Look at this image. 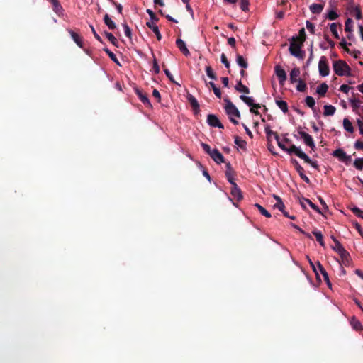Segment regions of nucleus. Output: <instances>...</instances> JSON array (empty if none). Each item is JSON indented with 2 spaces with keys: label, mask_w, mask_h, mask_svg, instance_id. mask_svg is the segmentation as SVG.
Wrapping results in <instances>:
<instances>
[{
  "label": "nucleus",
  "mask_w": 363,
  "mask_h": 363,
  "mask_svg": "<svg viewBox=\"0 0 363 363\" xmlns=\"http://www.w3.org/2000/svg\"><path fill=\"white\" fill-rule=\"evenodd\" d=\"M225 102V112L228 116L230 121L235 125L238 124V121L233 117L240 118L241 115L236 106L230 101L228 98L224 99Z\"/></svg>",
  "instance_id": "nucleus-1"
},
{
  "label": "nucleus",
  "mask_w": 363,
  "mask_h": 363,
  "mask_svg": "<svg viewBox=\"0 0 363 363\" xmlns=\"http://www.w3.org/2000/svg\"><path fill=\"white\" fill-rule=\"evenodd\" d=\"M333 67L335 73L338 76H351V69L344 60L335 61Z\"/></svg>",
  "instance_id": "nucleus-2"
},
{
  "label": "nucleus",
  "mask_w": 363,
  "mask_h": 363,
  "mask_svg": "<svg viewBox=\"0 0 363 363\" xmlns=\"http://www.w3.org/2000/svg\"><path fill=\"white\" fill-rule=\"evenodd\" d=\"M303 43L301 42H296L295 40H291L289 46V52L291 55L303 60L305 57V51L301 50Z\"/></svg>",
  "instance_id": "nucleus-3"
},
{
  "label": "nucleus",
  "mask_w": 363,
  "mask_h": 363,
  "mask_svg": "<svg viewBox=\"0 0 363 363\" xmlns=\"http://www.w3.org/2000/svg\"><path fill=\"white\" fill-rule=\"evenodd\" d=\"M275 140L277 143L278 146L284 151L286 152L289 155H296V152L298 150H301V147H296L295 145L292 144L289 147H287L279 138V135H275Z\"/></svg>",
  "instance_id": "nucleus-4"
},
{
  "label": "nucleus",
  "mask_w": 363,
  "mask_h": 363,
  "mask_svg": "<svg viewBox=\"0 0 363 363\" xmlns=\"http://www.w3.org/2000/svg\"><path fill=\"white\" fill-rule=\"evenodd\" d=\"M318 69L320 75L322 77H326L330 73V69L328 65V59L325 56H322L318 63Z\"/></svg>",
  "instance_id": "nucleus-5"
},
{
  "label": "nucleus",
  "mask_w": 363,
  "mask_h": 363,
  "mask_svg": "<svg viewBox=\"0 0 363 363\" xmlns=\"http://www.w3.org/2000/svg\"><path fill=\"white\" fill-rule=\"evenodd\" d=\"M333 156L337 158L340 161L348 164L352 161L350 155H347L346 152L341 148H338L333 151Z\"/></svg>",
  "instance_id": "nucleus-6"
},
{
  "label": "nucleus",
  "mask_w": 363,
  "mask_h": 363,
  "mask_svg": "<svg viewBox=\"0 0 363 363\" xmlns=\"http://www.w3.org/2000/svg\"><path fill=\"white\" fill-rule=\"evenodd\" d=\"M298 134L300 135L301 138L303 140L304 143L306 145H308L311 149V150H315V145L311 135H310L308 133L303 130H299Z\"/></svg>",
  "instance_id": "nucleus-7"
},
{
  "label": "nucleus",
  "mask_w": 363,
  "mask_h": 363,
  "mask_svg": "<svg viewBox=\"0 0 363 363\" xmlns=\"http://www.w3.org/2000/svg\"><path fill=\"white\" fill-rule=\"evenodd\" d=\"M207 123L211 127L218 128L220 129L224 128V125L220 123L218 118L214 114L208 115Z\"/></svg>",
  "instance_id": "nucleus-8"
},
{
  "label": "nucleus",
  "mask_w": 363,
  "mask_h": 363,
  "mask_svg": "<svg viewBox=\"0 0 363 363\" xmlns=\"http://www.w3.org/2000/svg\"><path fill=\"white\" fill-rule=\"evenodd\" d=\"M296 156L298 157L299 158L303 160L305 162L309 164L311 167H313L315 169H318L319 166H318L317 162L311 160L310 159V157L306 153H304L301 150L297 151Z\"/></svg>",
  "instance_id": "nucleus-9"
},
{
  "label": "nucleus",
  "mask_w": 363,
  "mask_h": 363,
  "mask_svg": "<svg viewBox=\"0 0 363 363\" xmlns=\"http://www.w3.org/2000/svg\"><path fill=\"white\" fill-rule=\"evenodd\" d=\"M275 74L279 79V84L284 85L285 81L287 79V75L284 69L279 65H276L274 67Z\"/></svg>",
  "instance_id": "nucleus-10"
},
{
  "label": "nucleus",
  "mask_w": 363,
  "mask_h": 363,
  "mask_svg": "<svg viewBox=\"0 0 363 363\" xmlns=\"http://www.w3.org/2000/svg\"><path fill=\"white\" fill-rule=\"evenodd\" d=\"M135 94L141 101V102L145 105L146 106L151 107V103L147 96L146 94L143 93L142 90H140L138 89H135Z\"/></svg>",
  "instance_id": "nucleus-11"
},
{
  "label": "nucleus",
  "mask_w": 363,
  "mask_h": 363,
  "mask_svg": "<svg viewBox=\"0 0 363 363\" xmlns=\"http://www.w3.org/2000/svg\"><path fill=\"white\" fill-rule=\"evenodd\" d=\"M317 267H318V272H320V274L323 275L324 281L326 282L328 287H331V283L329 279V276L325 269V268L323 267V265L320 264L319 261L317 262Z\"/></svg>",
  "instance_id": "nucleus-12"
},
{
  "label": "nucleus",
  "mask_w": 363,
  "mask_h": 363,
  "mask_svg": "<svg viewBox=\"0 0 363 363\" xmlns=\"http://www.w3.org/2000/svg\"><path fill=\"white\" fill-rule=\"evenodd\" d=\"M230 194L234 199H237V201H240L242 199V191L236 184H232Z\"/></svg>",
  "instance_id": "nucleus-13"
},
{
  "label": "nucleus",
  "mask_w": 363,
  "mask_h": 363,
  "mask_svg": "<svg viewBox=\"0 0 363 363\" xmlns=\"http://www.w3.org/2000/svg\"><path fill=\"white\" fill-rule=\"evenodd\" d=\"M176 45L177 48L179 49V50L186 56L188 57L190 55V52L188 50L185 43L184 40H182L180 38H178L176 40Z\"/></svg>",
  "instance_id": "nucleus-14"
},
{
  "label": "nucleus",
  "mask_w": 363,
  "mask_h": 363,
  "mask_svg": "<svg viewBox=\"0 0 363 363\" xmlns=\"http://www.w3.org/2000/svg\"><path fill=\"white\" fill-rule=\"evenodd\" d=\"M211 157L217 163H225V158L218 149H213V154Z\"/></svg>",
  "instance_id": "nucleus-15"
},
{
  "label": "nucleus",
  "mask_w": 363,
  "mask_h": 363,
  "mask_svg": "<svg viewBox=\"0 0 363 363\" xmlns=\"http://www.w3.org/2000/svg\"><path fill=\"white\" fill-rule=\"evenodd\" d=\"M300 74L301 71L298 67H294L291 69L289 74V79L291 84L296 83L298 81H299L300 79H298V77Z\"/></svg>",
  "instance_id": "nucleus-16"
},
{
  "label": "nucleus",
  "mask_w": 363,
  "mask_h": 363,
  "mask_svg": "<svg viewBox=\"0 0 363 363\" xmlns=\"http://www.w3.org/2000/svg\"><path fill=\"white\" fill-rule=\"evenodd\" d=\"M305 203H308V206H310L311 208L315 210L317 213H321V211L318 206L313 203L310 199L306 198H303L302 201H300V204L303 209L306 208Z\"/></svg>",
  "instance_id": "nucleus-17"
},
{
  "label": "nucleus",
  "mask_w": 363,
  "mask_h": 363,
  "mask_svg": "<svg viewBox=\"0 0 363 363\" xmlns=\"http://www.w3.org/2000/svg\"><path fill=\"white\" fill-rule=\"evenodd\" d=\"M240 99L245 102L246 104H247L249 106L255 107V108H259L261 107L259 104H255L254 100L251 97H248L244 95H240Z\"/></svg>",
  "instance_id": "nucleus-18"
},
{
  "label": "nucleus",
  "mask_w": 363,
  "mask_h": 363,
  "mask_svg": "<svg viewBox=\"0 0 363 363\" xmlns=\"http://www.w3.org/2000/svg\"><path fill=\"white\" fill-rule=\"evenodd\" d=\"M68 32L69 33L71 38L72 40L75 42V43L81 48H83V40L82 38L77 34V33L74 32L72 30H68Z\"/></svg>",
  "instance_id": "nucleus-19"
},
{
  "label": "nucleus",
  "mask_w": 363,
  "mask_h": 363,
  "mask_svg": "<svg viewBox=\"0 0 363 363\" xmlns=\"http://www.w3.org/2000/svg\"><path fill=\"white\" fill-rule=\"evenodd\" d=\"M146 26L153 31V33L155 34L157 37V39L158 40H161L162 35L159 30L158 26H156L155 23L150 21L146 23Z\"/></svg>",
  "instance_id": "nucleus-20"
},
{
  "label": "nucleus",
  "mask_w": 363,
  "mask_h": 363,
  "mask_svg": "<svg viewBox=\"0 0 363 363\" xmlns=\"http://www.w3.org/2000/svg\"><path fill=\"white\" fill-rule=\"evenodd\" d=\"M324 9L323 4H312L310 6V11L314 14H319L322 12Z\"/></svg>",
  "instance_id": "nucleus-21"
},
{
  "label": "nucleus",
  "mask_w": 363,
  "mask_h": 363,
  "mask_svg": "<svg viewBox=\"0 0 363 363\" xmlns=\"http://www.w3.org/2000/svg\"><path fill=\"white\" fill-rule=\"evenodd\" d=\"M187 100H188V101L189 102V104H191V106H192V108H194V110L195 111L197 112V111H199V102H198L196 99L193 95L189 94L187 96Z\"/></svg>",
  "instance_id": "nucleus-22"
},
{
  "label": "nucleus",
  "mask_w": 363,
  "mask_h": 363,
  "mask_svg": "<svg viewBox=\"0 0 363 363\" xmlns=\"http://www.w3.org/2000/svg\"><path fill=\"white\" fill-rule=\"evenodd\" d=\"M52 9L55 11V13L56 14H57L59 16H62L64 9H63L62 6H61L60 3L59 2V1H57L54 3H52Z\"/></svg>",
  "instance_id": "nucleus-23"
},
{
  "label": "nucleus",
  "mask_w": 363,
  "mask_h": 363,
  "mask_svg": "<svg viewBox=\"0 0 363 363\" xmlns=\"http://www.w3.org/2000/svg\"><path fill=\"white\" fill-rule=\"evenodd\" d=\"M104 22L111 30L116 28V25L114 21L111 20L109 16L106 13L104 16Z\"/></svg>",
  "instance_id": "nucleus-24"
},
{
  "label": "nucleus",
  "mask_w": 363,
  "mask_h": 363,
  "mask_svg": "<svg viewBox=\"0 0 363 363\" xmlns=\"http://www.w3.org/2000/svg\"><path fill=\"white\" fill-rule=\"evenodd\" d=\"M306 39L305 29L303 28L298 32V36L293 37L291 40H295L296 42H301L304 43Z\"/></svg>",
  "instance_id": "nucleus-25"
},
{
  "label": "nucleus",
  "mask_w": 363,
  "mask_h": 363,
  "mask_svg": "<svg viewBox=\"0 0 363 363\" xmlns=\"http://www.w3.org/2000/svg\"><path fill=\"white\" fill-rule=\"evenodd\" d=\"M235 89L239 92L245 93L247 94L250 93L249 88L245 85L242 84L241 80L238 82L237 84L235 86Z\"/></svg>",
  "instance_id": "nucleus-26"
},
{
  "label": "nucleus",
  "mask_w": 363,
  "mask_h": 363,
  "mask_svg": "<svg viewBox=\"0 0 363 363\" xmlns=\"http://www.w3.org/2000/svg\"><path fill=\"white\" fill-rule=\"evenodd\" d=\"M275 103L284 113H286L288 112V104L285 101L276 99Z\"/></svg>",
  "instance_id": "nucleus-27"
},
{
  "label": "nucleus",
  "mask_w": 363,
  "mask_h": 363,
  "mask_svg": "<svg viewBox=\"0 0 363 363\" xmlns=\"http://www.w3.org/2000/svg\"><path fill=\"white\" fill-rule=\"evenodd\" d=\"M264 131L267 135V143H272V136L273 135L275 138V135H278L277 133L274 132L271 130L270 126L269 125H266L264 128Z\"/></svg>",
  "instance_id": "nucleus-28"
},
{
  "label": "nucleus",
  "mask_w": 363,
  "mask_h": 363,
  "mask_svg": "<svg viewBox=\"0 0 363 363\" xmlns=\"http://www.w3.org/2000/svg\"><path fill=\"white\" fill-rule=\"evenodd\" d=\"M236 62L238 65L243 69H246L248 67L247 62L244 59V57L242 55L239 54L236 55Z\"/></svg>",
  "instance_id": "nucleus-29"
},
{
  "label": "nucleus",
  "mask_w": 363,
  "mask_h": 363,
  "mask_svg": "<svg viewBox=\"0 0 363 363\" xmlns=\"http://www.w3.org/2000/svg\"><path fill=\"white\" fill-rule=\"evenodd\" d=\"M335 107L332 106V105H325L324 106V116H333L334 115L335 112Z\"/></svg>",
  "instance_id": "nucleus-30"
},
{
  "label": "nucleus",
  "mask_w": 363,
  "mask_h": 363,
  "mask_svg": "<svg viewBox=\"0 0 363 363\" xmlns=\"http://www.w3.org/2000/svg\"><path fill=\"white\" fill-rule=\"evenodd\" d=\"M343 127L345 130L349 133H352L354 132V127L348 118L343 119Z\"/></svg>",
  "instance_id": "nucleus-31"
},
{
  "label": "nucleus",
  "mask_w": 363,
  "mask_h": 363,
  "mask_svg": "<svg viewBox=\"0 0 363 363\" xmlns=\"http://www.w3.org/2000/svg\"><path fill=\"white\" fill-rule=\"evenodd\" d=\"M328 89V86L326 83H322L319 86H318L316 92L321 96H325L327 91Z\"/></svg>",
  "instance_id": "nucleus-32"
},
{
  "label": "nucleus",
  "mask_w": 363,
  "mask_h": 363,
  "mask_svg": "<svg viewBox=\"0 0 363 363\" xmlns=\"http://www.w3.org/2000/svg\"><path fill=\"white\" fill-rule=\"evenodd\" d=\"M350 323L354 330H362V323L355 317H352V318L350 320Z\"/></svg>",
  "instance_id": "nucleus-33"
},
{
  "label": "nucleus",
  "mask_w": 363,
  "mask_h": 363,
  "mask_svg": "<svg viewBox=\"0 0 363 363\" xmlns=\"http://www.w3.org/2000/svg\"><path fill=\"white\" fill-rule=\"evenodd\" d=\"M235 143L242 150H246L247 143L245 140L241 139L239 136L235 137Z\"/></svg>",
  "instance_id": "nucleus-34"
},
{
  "label": "nucleus",
  "mask_w": 363,
  "mask_h": 363,
  "mask_svg": "<svg viewBox=\"0 0 363 363\" xmlns=\"http://www.w3.org/2000/svg\"><path fill=\"white\" fill-rule=\"evenodd\" d=\"M255 206L259 210V211L260 212V213L262 215L264 216L267 218L272 217L271 213L269 211H267L264 207H262L261 205H259V203H255Z\"/></svg>",
  "instance_id": "nucleus-35"
},
{
  "label": "nucleus",
  "mask_w": 363,
  "mask_h": 363,
  "mask_svg": "<svg viewBox=\"0 0 363 363\" xmlns=\"http://www.w3.org/2000/svg\"><path fill=\"white\" fill-rule=\"evenodd\" d=\"M313 234L315 235L317 241L320 243V245L324 246V240H323V236L320 231L318 230H313Z\"/></svg>",
  "instance_id": "nucleus-36"
},
{
  "label": "nucleus",
  "mask_w": 363,
  "mask_h": 363,
  "mask_svg": "<svg viewBox=\"0 0 363 363\" xmlns=\"http://www.w3.org/2000/svg\"><path fill=\"white\" fill-rule=\"evenodd\" d=\"M104 51L106 52V53L108 55V57L111 58V60L112 61H113L114 62H116L117 65H121L116 55L112 52L109 49H108L107 48H104Z\"/></svg>",
  "instance_id": "nucleus-37"
},
{
  "label": "nucleus",
  "mask_w": 363,
  "mask_h": 363,
  "mask_svg": "<svg viewBox=\"0 0 363 363\" xmlns=\"http://www.w3.org/2000/svg\"><path fill=\"white\" fill-rule=\"evenodd\" d=\"M297 82L298 85L296 86V89L301 92H305L306 91L307 86L304 81L302 79H299V81H298Z\"/></svg>",
  "instance_id": "nucleus-38"
},
{
  "label": "nucleus",
  "mask_w": 363,
  "mask_h": 363,
  "mask_svg": "<svg viewBox=\"0 0 363 363\" xmlns=\"http://www.w3.org/2000/svg\"><path fill=\"white\" fill-rule=\"evenodd\" d=\"M330 31L333 33V36L338 39L340 38L338 33H337V24L336 23H333L330 25Z\"/></svg>",
  "instance_id": "nucleus-39"
},
{
  "label": "nucleus",
  "mask_w": 363,
  "mask_h": 363,
  "mask_svg": "<svg viewBox=\"0 0 363 363\" xmlns=\"http://www.w3.org/2000/svg\"><path fill=\"white\" fill-rule=\"evenodd\" d=\"M104 34L106 36V38H108V40L113 45H116L117 43H118V40L117 39L115 38V36L111 33H108V32H106L105 31L104 32Z\"/></svg>",
  "instance_id": "nucleus-40"
},
{
  "label": "nucleus",
  "mask_w": 363,
  "mask_h": 363,
  "mask_svg": "<svg viewBox=\"0 0 363 363\" xmlns=\"http://www.w3.org/2000/svg\"><path fill=\"white\" fill-rule=\"evenodd\" d=\"M352 20L351 18H347L345 23V30L348 33H351L352 31Z\"/></svg>",
  "instance_id": "nucleus-41"
},
{
  "label": "nucleus",
  "mask_w": 363,
  "mask_h": 363,
  "mask_svg": "<svg viewBox=\"0 0 363 363\" xmlns=\"http://www.w3.org/2000/svg\"><path fill=\"white\" fill-rule=\"evenodd\" d=\"M350 102L351 104V106L353 108V111H356L359 107V105L361 104V101L357 99H350Z\"/></svg>",
  "instance_id": "nucleus-42"
},
{
  "label": "nucleus",
  "mask_w": 363,
  "mask_h": 363,
  "mask_svg": "<svg viewBox=\"0 0 363 363\" xmlns=\"http://www.w3.org/2000/svg\"><path fill=\"white\" fill-rule=\"evenodd\" d=\"M354 166L358 170L363 169V158H357L354 162Z\"/></svg>",
  "instance_id": "nucleus-43"
},
{
  "label": "nucleus",
  "mask_w": 363,
  "mask_h": 363,
  "mask_svg": "<svg viewBox=\"0 0 363 363\" xmlns=\"http://www.w3.org/2000/svg\"><path fill=\"white\" fill-rule=\"evenodd\" d=\"M305 101H306V105L308 107L313 108L315 106V99L312 96H306Z\"/></svg>",
  "instance_id": "nucleus-44"
},
{
  "label": "nucleus",
  "mask_w": 363,
  "mask_h": 363,
  "mask_svg": "<svg viewBox=\"0 0 363 363\" xmlns=\"http://www.w3.org/2000/svg\"><path fill=\"white\" fill-rule=\"evenodd\" d=\"M206 74L208 75V77H210L211 79H216L217 77H216V74L214 73L213 69L211 68V66H207L206 67Z\"/></svg>",
  "instance_id": "nucleus-45"
},
{
  "label": "nucleus",
  "mask_w": 363,
  "mask_h": 363,
  "mask_svg": "<svg viewBox=\"0 0 363 363\" xmlns=\"http://www.w3.org/2000/svg\"><path fill=\"white\" fill-rule=\"evenodd\" d=\"M307 259L309 262L310 266L311 267L312 269L313 270L314 273L315 274L317 279H318L319 275H318V272L317 264H315L308 256L307 257Z\"/></svg>",
  "instance_id": "nucleus-46"
},
{
  "label": "nucleus",
  "mask_w": 363,
  "mask_h": 363,
  "mask_svg": "<svg viewBox=\"0 0 363 363\" xmlns=\"http://www.w3.org/2000/svg\"><path fill=\"white\" fill-rule=\"evenodd\" d=\"M332 248L337 253L344 249L343 246L337 240H335V245L332 246Z\"/></svg>",
  "instance_id": "nucleus-47"
},
{
  "label": "nucleus",
  "mask_w": 363,
  "mask_h": 363,
  "mask_svg": "<svg viewBox=\"0 0 363 363\" xmlns=\"http://www.w3.org/2000/svg\"><path fill=\"white\" fill-rule=\"evenodd\" d=\"M300 177L307 184H310L311 181L309 178L304 174L303 168H301L300 171H297Z\"/></svg>",
  "instance_id": "nucleus-48"
},
{
  "label": "nucleus",
  "mask_w": 363,
  "mask_h": 363,
  "mask_svg": "<svg viewBox=\"0 0 363 363\" xmlns=\"http://www.w3.org/2000/svg\"><path fill=\"white\" fill-rule=\"evenodd\" d=\"M152 56H153V66H152V69H153V72L155 73V74H158L160 72V67H159V65L157 63V61L155 58V56L154 55L153 52H152Z\"/></svg>",
  "instance_id": "nucleus-49"
},
{
  "label": "nucleus",
  "mask_w": 363,
  "mask_h": 363,
  "mask_svg": "<svg viewBox=\"0 0 363 363\" xmlns=\"http://www.w3.org/2000/svg\"><path fill=\"white\" fill-rule=\"evenodd\" d=\"M234 174H235V172H225V176L227 177V179L230 183L231 185L233 184H236L234 182V178H233Z\"/></svg>",
  "instance_id": "nucleus-50"
},
{
  "label": "nucleus",
  "mask_w": 363,
  "mask_h": 363,
  "mask_svg": "<svg viewBox=\"0 0 363 363\" xmlns=\"http://www.w3.org/2000/svg\"><path fill=\"white\" fill-rule=\"evenodd\" d=\"M351 211L357 216L363 218V211H362L359 208L354 207V208H351Z\"/></svg>",
  "instance_id": "nucleus-51"
},
{
  "label": "nucleus",
  "mask_w": 363,
  "mask_h": 363,
  "mask_svg": "<svg viewBox=\"0 0 363 363\" xmlns=\"http://www.w3.org/2000/svg\"><path fill=\"white\" fill-rule=\"evenodd\" d=\"M338 14L333 10L330 11L327 14V18L330 21H334L337 18Z\"/></svg>",
  "instance_id": "nucleus-52"
},
{
  "label": "nucleus",
  "mask_w": 363,
  "mask_h": 363,
  "mask_svg": "<svg viewBox=\"0 0 363 363\" xmlns=\"http://www.w3.org/2000/svg\"><path fill=\"white\" fill-rule=\"evenodd\" d=\"M123 27L124 28L125 35L130 39L132 36L131 29L126 23H123Z\"/></svg>",
  "instance_id": "nucleus-53"
},
{
  "label": "nucleus",
  "mask_w": 363,
  "mask_h": 363,
  "mask_svg": "<svg viewBox=\"0 0 363 363\" xmlns=\"http://www.w3.org/2000/svg\"><path fill=\"white\" fill-rule=\"evenodd\" d=\"M147 13L149 14L151 21L150 22H157L159 18L156 16L155 13L150 9H147Z\"/></svg>",
  "instance_id": "nucleus-54"
},
{
  "label": "nucleus",
  "mask_w": 363,
  "mask_h": 363,
  "mask_svg": "<svg viewBox=\"0 0 363 363\" xmlns=\"http://www.w3.org/2000/svg\"><path fill=\"white\" fill-rule=\"evenodd\" d=\"M338 254L340 255L343 261L347 260L348 257H350L349 252L345 248L340 252H339Z\"/></svg>",
  "instance_id": "nucleus-55"
},
{
  "label": "nucleus",
  "mask_w": 363,
  "mask_h": 363,
  "mask_svg": "<svg viewBox=\"0 0 363 363\" xmlns=\"http://www.w3.org/2000/svg\"><path fill=\"white\" fill-rule=\"evenodd\" d=\"M248 6H249V0H241L240 1V9L243 11H248Z\"/></svg>",
  "instance_id": "nucleus-56"
},
{
  "label": "nucleus",
  "mask_w": 363,
  "mask_h": 363,
  "mask_svg": "<svg viewBox=\"0 0 363 363\" xmlns=\"http://www.w3.org/2000/svg\"><path fill=\"white\" fill-rule=\"evenodd\" d=\"M201 147H203V150L208 154L210 156L213 154V150H211V147L204 143H201Z\"/></svg>",
  "instance_id": "nucleus-57"
},
{
  "label": "nucleus",
  "mask_w": 363,
  "mask_h": 363,
  "mask_svg": "<svg viewBox=\"0 0 363 363\" xmlns=\"http://www.w3.org/2000/svg\"><path fill=\"white\" fill-rule=\"evenodd\" d=\"M306 26L307 29L309 30V32L311 34L315 33V26L313 23H311L309 21H307L306 23Z\"/></svg>",
  "instance_id": "nucleus-58"
},
{
  "label": "nucleus",
  "mask_w": 363,
  "mask_h": 363,
  "mask_svg": "<svg viewBox=\"0 0 363 363\" xmlns=\"http://www.w3.org/2000/svg\"><path fill=\"white\" fill-rule=\"evenodd\" d=\"M220 60L222 63L225 65V67L228 69L230 67V62H228L227 57L224 53L221 54Z\"/></svg>",
  "instance_id": "nucleus-59"
},
{
  "label": "nucleus",
  "mask_w": 363,
  "mask_h": 363,
  "mask_svg": "<svg viewBox=\"0 0 363 363\" xmlns=\"http://www.w3.org/2000/svg\"><path fill=\"white\" fill-rule=\"evenodd\" d=\"M352 224L356 228V230L358 231L359 235L362 236V238H363V230L362 229L361 225L357 221H352Z\"/></svg>",
  "instance_id": "nucleus-60"
},
{
  "label": "nucleus",
  "mask_w": 363,
  "mask_h": 363,
  "mask_svg": "<svg viewBox=\"0 0 363 363\" xmlns=\"http://www.w3.org/2000/svg\"><path fill=\"white\" fill-rule=\"evenodd\" d=\"M291 162L293 164V165L294 166L296 172L297 171H300L301 168H303L300 164L298 163V162L296 160V159H291Z\"/></svg>",
  "instance_id": "nucleus-61"
},
{
  "label": "nucleus",
  "mask_w": 363,
  "mask_h": 363,
  "mask_svg": "<svg viewBox=\"0 0 363 363\" xmlns=\"http://www.w3.org/2000/svg\"><path fill=\"white\" fill-rule=\"evenodd\" d=\"M274 207L277 208L281 212H284V210L285 209V206L282 201H280L279 202H277L274 204Z\"/></svg>",
  "instance_id": "nucleus-62"
},
{
  "label": "nucleus",
  "mask_w": 363,
  "mask_h": 363,
  "mask_svg": "<svg viewBox=\"0 0 363 363\" xmlns=\"http://www.w3.org/2000/svg\"><path fill=\"white\" fill-rule=\"evenodd\" d=\"M354 147L356 150H363V141L357 140L354 145Z\"/></svg>",
  "instance_id": "nucleus-63"
},
{
  "label": "nucleus",
  "mask_w": 363,
  "mask_h": 363,
  "mask_svg": "<svg viewBox=\"0 0 363 363\" xmlns=\"http://www.w3.org/2000/svg\"><path fill=\"white\" fill-rule=\"evenodd\" d=\"M90 28H91V32L94 35V36L95 37V38L99 40V42L102 43V40H101V38L98 35V33H96V31L95 30L94 26L92 25H90L89 26Z\"/></svg>",
  "instance_id": "nucleus-64"
}]
</instances>
